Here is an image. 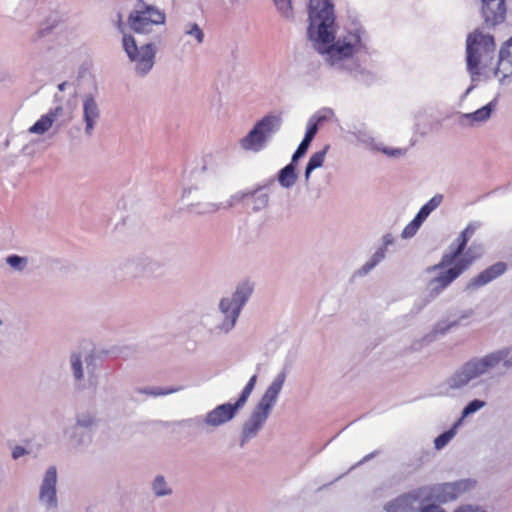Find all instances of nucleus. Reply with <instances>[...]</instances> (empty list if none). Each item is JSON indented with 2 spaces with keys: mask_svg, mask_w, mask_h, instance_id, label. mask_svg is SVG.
<instances>
[{
  "mask_svg": "<svg viewBox=\"0 0 512 512\" xmlns=\"http://www.w3.org/2000/svg\"><path fill=\"white\" fill-rule=\"evenodd\" d=\"M309 38L320 54H327L331 63L351 57L362 45L359 31L349 32L343 40H335L333 5L328 0L309 1Z\"/></svg>",
  "mask_w": 512,
  "mask_h": 512,
  "instance_id": "obj_1",
  "label": "nucleus"
},
{
  "mask_svg": "<svg viewBox=\"0 0 512 512\" xmlns=\"http://www.w3.org/2000/svg\"><path fill=\"white\" fill-rule=\"evenodd\" d=\"M467 69L473 82L490 79L501 80L512 76V40H507L500 48L497 66L492 68L496 48L494 37L475 30L467 37Z\"/></svg>",
  "mask_w": 512,
  "mask_h": 512,
  "instance_id": "obj_2",
  "label": "nucleus"
},
{
  "mask_svg": "<svg viewBox=\"0 0 512 512\" xmlns=\"http://www.w3.org/2000/svg\"><path fill=\"white\" fill-rule=\"evenodd\" d=\"M479 227L478 222L469 223L450 246V251L443 254L440 262L428 268V272L441 270L429 281L433 292L436 294L442 292L481 257L482 244L473 243L467 247Z\"/></svg>",
  "mask_w": 512,
  "mask_h": 512,
  "instance_id": "obj_3",
  "label": "nucleus"
},
{
  "mask_svg": "<svg viewBox=\"0 0 512 512\" xmlns=\"http://www.w3.org/2000/svg\"><path fill=\"white\" fill-rule=\"evenodd\" d=\"M500 362H503L506 367L512 366V353L510 350H499L481 359L468 361L451 377L449 385L453 389H459L471 380L486 373L489 369L496 367Z\"/></svg>",
  "mask_w": 512,
  "mask_h": 512,
  "instance_id": "obj_4",
  "label": "nucleus"
},
{
  "mask_svg": "<svg viewBox=\"0 0 512 512\" xmlns=\"http://www.w3.org/2000/svg\"><path fill=\"white\" fill-rule=\"evenodd\" d=\"M166 15L159 8L137 0L135 10L128 16V24L136 33H149L153 26L165 23Z\"/></svg>",
  "mask_w": 512,
  "mask_h": 512,
  "instance_id": "obj_5",
  "label": "nucleus"
},
{
  "mask_svg": "<svg viewBox=\"0 0 512 512\" xmlns=\"http://www.w3.org/2000/svg\"><path fill=\"white\" fill-rule=\"evenodd\" d=\"M256 382L257 376L253 375L242 390L238 400L234 404L225 403L214 408L208 413L206 422L212 426H219L231 420L235 416L237 410L245 405L256 385Z\"/></svg>",
  "mask_w": 512,
  "mask_h": 512,
  "instance_id": "obj_6",
  "label": "nucleus"
},
{
  "mask_svg": "<svg viewBox=\"0 0 512 512\" xmlns=\"http://www.w3.org/2000/svg\"><path fill=\"white\" fill-rule=\"evenodd\" d=\"M280 125V118L276 116H265L258 121L253 129L241 139V147L245 150L260 151L267 138L275 132Z\"/></svg>",
  "mask_w": 512,
  "mask_h": 512,
  "instance_id": "obj_7",
  "label": "nucleus"
},
{
  "mask_svg": "<svg viewBox=\"0 0 512 512\" xmlns=\"http://www.w3.org/2000/svg\"><path fill=\"white\" fill-rule=\"evenodd\" d=\"M123 47L129 58L136 62V70L140 74H146L154 64L155 51L151 44H146L138 49L136 41L131 35H124Z\"/></svg>",
  "mask_w": 512,
  "mask_h": 512,
  "instance_id": "obj_8",
  "label": "nucleus"
},
{
  "mask_svg": "<svg viewBox=\"0 0 512 512\" xmlns=\"http://www.w3.org/2000/svg\"><path fill=\"white\" fill-rule=\"evenodd\" d=\"M252 293V287L248 283L239 285L233 295V299L224 298L220 302L221 312L229 320L224 322L227 329L234 327L242 306Z\"/></svg>",
  "mask_w": 512,
  "mask_h": 512,
  "instance_id": "obj_9",
  "label": "nucleus"
},
{
  "mask_svg": "<svg viewBox=\"0 0 512 512\" xmlns=\"http://www.w3.org/2000/svg\"><path fill=\"white\" fill-rule=\"evenodd\" d=\"M285 378L286 376L284 372L278 374L262 396L257 409L253 414V420L256 425L255 429H257L268 417L269 411L276 402V399L283 387Z\"/></svg>",
  "mask_w": 512,
  "mask_h": 512,
  "instance_id": "obj_10",
  "label": "nucleus"
},
{
  "mask_svg": "<svg viewBox=\"0 0 512 512\" xmlns=\"http://www.w3.org/2000/svg\"><path fill=\"white\" fill-rule=\"evenodd\" d=\"M474 482L470 480H460L454 483H444L434 489L433 495L439 502L453 501L460 497L464 492L472 488Z\"/></svg>",
  "mask_w": 512,
  "mask_h": 512,
  "instance_id": "obj_11",
  "label": "nucleus"
},
{
  "mask_svg": "<svg viewBox=\"0 0 512 512\" xmlns=\"http://www.w3.org/2000/svg\"><path fill=\"white\" fill-rule=\"evenodd\" d=\"M482 7L481 13L484 22L494 27L504 22L506 18V3L505 0H481Z\"/></svg>",
  "mask_w": 512,
  "mask_h": 512,
  "instance_id": "obj_12",
  "label": "nucleus"
},
{
  "mask_svg": "<svg viewBox=\"0 0 512 512\" xmlns=\"http://www.w3.org/2000/svg\"><path fill=\"white\" fill-rule=\"evenodd\" d=\"M56 483L57 472L54 466L50 467L45 474L43 483L40 489V500L49 507H55L57 504L56 499Z\"/></svg>",
  "mask_w": 512,
  "mask_h": 512,
  "instance_id": "obj_13",
  "label": "nucleus"
},
{
  "mask_svg": "<svg viewBox=\"0 0 512 512\" xmlns=\"http://www.w3.org/2000/svg\"><path fill=\"white\" fill-rule=\"evenodd\" d=\"M506 271V264L503 262H498L490 267L486 268L484 271L480 272L477 276L471 279L468 284V288H478L486 285L492 280L496 279L500 275H502Z\"/></svg>",
  "mask_w": 512,
  "mask_h": 512,
  "instance_id": "obj_14",
  "label": "nucleus"
},
{
  "mask_svg": "<svg viewBox=\"0 0 512 512\" xmlns=\"http://www.w3.org/2000/svg\"><path fill=\"white\" fill-rule=\"evenodd\" d=\"M506 271V264L503 262H498L490 267L486 268L484 271L480 272L477 276L471 279L468 284V288H478L486 285L492 280L496 279L500 275H502Z\"/></svg>",
  "mask_w": 512,
  "mask_h": 512,
  "instance_id": "obj_15",
  "label": "nucleus"
},
{
  "mask_svg": "<svg viewBox=\"0 0 512 512\" xmlns=\"http://www.w3.org/2000/svg\"><path fill=\"white\" fill-rule=\"evenodd\" d=\"M63 108L58 106L52 110H50L47 114L42 115L36 123L29 128V132L34 134H43L48 131L56 118L62 113Z\"/></svg>",
  "mask_w": 512,
  "mask_h": 512,
  "instance_id": "obj_16",
  "label": "nucleus"
},
{
  "mask_svg": "<svg viewBox=\"0 0 512 512\" xmlns=\"http://www.w3.org/2000/svg\"><path fill=\"white\" fill-rule=\"evenodd\" d=\"M84 120L86 122V132L91 133L94 123L99 117V109L97 103L92 96H87L83 103Z\"/></svg>",
  "mask_w": 512,
  "mask_h": 512,
  "instance_id": "obj_17",
  "label": "nucleus"
},
{
  "mask_svg": "<svg viewBox=\"0 0 512 512\" xmlns=\"http://www.w3.org/2000/svg\"><path fill=\"white\" fill-rule=\"evenodd\" d=\"M495 106L494 101L488 103L487 105L481 107L473 113L466 114L465 117L469 120L470 123L473 122H484L488 120L491 116V112Z\"/></svg>",
  "mask_w": 512,
  "mask_h": 512,
  "instance_id": "obj_18",
  "label": "nucleus"
},
{
  "mask_svg": "<svg viewBox=\"0 0 512 512\" xmlns=\"http://www.w3.org/2000/svg\"><path fill=\"white\" fill-rule=\"evenodd\" d=\"M442 200L443 196L439 194L432 197L425 205L421 207L417 213L418 218H421L424 221L428 215L441 204Z\"/></svg>",
  "mask_w": 512,
  "mask_h": 512,
  "instance_id": "obj_19",
  "label": "nucleus"
},
{
  "mask_svg": "<svg viewBox=\"0 0 512 512\" xmlns=\"http://www.w3.org/2000/svg\"><path fill=\"white\" fill-rule=\"evenodd\" d=\"M296 174L293 164L284 167L279 174V182L284 187H290L295 183Z\"/></svg>",
  "mask_w": 512,
  "mask_h": 512,
  "instance_id": "obj_20",
  "label": "nucleus"
},
{
  "mask_svg": "<svg viewBox=\"0 0 512 512\" xmlns=\"http://www.w3.org/2000/svg\"><path fill=\"white\" fill-rule=\"evenodd\" d=\"M325 155H326V149H324L322 151H318L310 157L308 164L306 166V171H305L306 178L309 177L310 173L313 170H315L316 168H319L323 165Z\"/></svg>",
  "mask_w": 512,
  "mask_h": 512,
  "instance_id": "obj_21",
  "label": "nucleus"
},
{
  "mask_svg": "<svg viewBox=\"0 0 512 512\" xmlns=\"http://www.w3.org/2000/svg\"><path fill=\"white\" fill-rule=\"evenodd\" d=\"M409 498L406 496L399 497L392 502H389L385 509L387 512H405L408 505Z\"/></svg>",
  "mask_w": 512,
  "mask_h": 512,
  "instance_id": "obj_22",
  "label": "nucleus"
},
{
  "mask_svg": "<svg viewBox=\"0 0 512 512\" xmlns=\"http://www.w3.org/2000/svg\"><path fill=\"white\" fill-rule=\"evenodd\" d=\"M423 220L421 218H418L416 215L415 218L403 229L402 231V237L403 238H410L414 236L421 226Z\"/></svg>",
  "mask_w": 512,
  "mask_h": 512,
  "instance_id": "obj_23",
  "label": "nucleus"
},
{
  "mask_svg": "<svg viewBox=\"0 0 512 512\" xmlns=\"http://www.w3.org/2000/svg\"><path fill=\"white\" fill-rule=\"evenodd\" d=\"M454 435V428H451L450 430L445 431L444 433L439 435L434 441L435 448L439 450L445 447L448 444V442L454 437Z\"/></svg>",
  "mask_w": 512,
  "mask_h": 512,
  "instance_id": "obj_24",
  "label": "nucleus"
},
{
  "mask_svg": "<svg viewBox=\"0 0 512 512\" xmlns=\"http://www.w3.org/2000/svg\"><path fill=\"white\" fill-rule=\"evenodd\" d=\"M153 489L157 496H163L170 493V490L166 489V483L162 476L156 477L153 483Z\"/></svg>",
  "mask_w": 512,
  "mask_h": 512,
  "instance_id": "obj_25",
  "label": "nucleus"
},
{
  "mask_svg": "<svg viewBox=\"0 0 512 512\" xmlns=\"http://www.w3.org/2000/svg\"><path fill=\"white\" fill-rule=\"evenodd\" d=\"M274 3L279 10V12L285 16L289 17L292 13V5L291 0H274Z\"/></svg>",
  "mask_w": 512,
  "mask_h": 512,
  "instance_id": "obj_26",
  "label": "nucleus"
},
{
  "mask_svg": "<svg viewBox=\"0 0 512 512\" xmlns=\"http://www.w3.org/2000/svg\"><path fill=\"white\" fill-rule=\"evenodd\" d=\"M71 364L75 378L80 380L83 377L82 362L80 355H72Z\"/></svg>",
  "mask_w": 512,
  "mask_h": 512,
  "instance_id": "obj_27",
  "label": "nucleus"
},
{
  "mask_svg": "<svg viewBox=\"0 0 512 512\" xmlns=\"http://www.w3.org/2000/svg\"><path fill=\"white\" fill-rule=\"evenodd\" d=\"M485 405V402L484 401H481V400H473L471 401L463 410L462 412V416L463 417H466L476 411H478L479 409H481L483 406Z\"/></svg>",
  "mask_w": 512,
  "mask_h": 512,
  "instance_id": "obj_28",
  "label": "nucleus"
},
{
  "mask_svg": "<svg viewBox=\"0 0 512 512\" xmlns=\"http://www.w3.org/2000/svg\"><path fill=\"white\" fill-rule=\"evenodd\" d=\"M310 143L311 142L309 140H306L303 138V140L299 144L297 150L295 151V153L292 156L293 162L297 161L300 157H302L306 153V151L308 150V148L310 146Z\"/></svg>",
  "mask_w": 512,
  "mask_h": 512,
  "instance_id": "obj_29",
  "label": "nucleus"
},
{
  "mask_svg": "<svg viewBox=\"0 0 512 512\" xmlns=\"http://www.w3.org/2000/svg\"><path fill=\"white\" fill-rule=\"evenodd\" d=\"M186 33L194 36L198 43L203 41L204 34L197 24H191L190 28L186 30Z\"/></svg>",
  "mask_w": 512,
  "mask_h": 512,
  "instance_id": "obj_30",
  "label": "nucleus"
},
{
  "mask_svg": "<svg viewBox=\"0 0 512 512\" xmlns=\"http://www.w3.org/2000/svg\"><path fill=\"white\" fill-rule=\"evenodd\" d=\"M178 390H179L178 388H170V389L155 388V389H151V390H146L145 392L147 394H150V395H153V396H161V395H167V394H170V393H174V392H176Z\"/></svg>",
  "mask_w": 512,
  "mask_h": 512,
  "instance_id": "obj_31",
  "label": "nucleus"
},
{
  "mask_svg": "<svg viewBox=\"0 0 512 512\" xmlns=\"http://www.w3.org/2000/svg\"><path fill=\"white\" fill-rule=\"evenodd\" d=\"M318 131V125L317 123H310L307 127V131L305 133L304 139L309 140L310 142L315 137L316 133Z\"/></svg>",
  "mask_w": 512,
  "mask_h": 512,
  "instance_id": "obj_32",
  "label": "nucleus"
},
{
  "mask_svg": "<svg viewBox=\"0 0 512 512\" xmlns=\"http://www.w3.org/2000/svg\"><path fill=\"white\" fill-rule=\"evenodd\" d=\"M383 257H384L383 253H376L373 256V259L369 263H366L363 266L364 272H368L370 269H372L377 264V262H379L381 260V258H383Z\"/></svg>",
  "mask_w": 512,
  "mask_h": 512,
  "instance_id": "obj_33",
  "label": "nucleus"
},
{
  "mask_svg": "<svg viewBox=\"0 0 512 512\" xmlns=\"http://www.w3.org/2000/svg\"><path fill=\"white\" fill-rule=\"evenodd\" d=\"M23 261L24 259L17 255H12L7 258L8 264L14 268H20Z\"/></svg>",
  "mask_w": 512,
  "mask_h": 512,
  "instance_id": "obj_34",
  "label": "nucleus"
},
{
  "mask_svg": "<svg viewBox=\"0 0 512 512\" xmlns=\"http://www.w3.org/2000/svg\"><path fill=\"white\" fill-rule=\"evenodd\" d=\"M454 512H486V511L484 509L480 508V507H477V506L474 507V506H471V505H466V506L459 507Z\"/></svg>",
  "mask_w": 512,
  "mask_h": 512,
  "instance_id": "obj_35",
  "label": "nucleus"
},
{
  "mask_svg": "<svg viewBox=\"0 0 512 512\" xmlns=\"http://www.w3.org/2000/svg\"><path fill=\"white\" fill-rule=\"evenodd\" d=\"M26 453V450L21 446H16L13 449L12 456L14 459H18L19 457L23 456Z\"/></svg>",
  "mask_w": 512,
  "mask_h": 512,
  "instance_id": "obj_36",
  "label": "nucleus"
},
{
  "mask_svg": "<svg viewBox=\"0 0 512 512\" xmlns=\"http://www.w3.org/2000/svg\"><path fill=\"white\" fill-rule=\"evenodd\" d=\"M421 512H445L443 509H441L437 505H428L421 509Z\"/></svg>",
  "mask_w": 512,
  "mask_h": 512,
  "instance_id": "obj_37",
  "label": "nucleus"
},
{
  "mask_svg": "<svg viewBox=\"0 0 512 512\" xmlns=\"http://www.w3.org/2000/svg\"><path fill=\"white\" fill-rule=\"evenodd\" d=\"M384 153L389 156H399V155L403 154L402 150H400V149H394V150L384 149Z\"/></svg>",
  "mask_w": 512,
  "mask_h": 512,
  "instance_id": "obj_38",
  "label": "nucleus"
},
{
  "mask_svg": "<svg viewBox=\"0 0 512 512\" xmlns=\"http://www.w3.org/2000/svg\"><path fill=\"white\" fill-rule=\"evenodd\" d=\"M59 89L63 90L64 89V84L59 85Z\"/></svg>",
  "mask_w": 512,
  "mask_h": 512,
  "instance_id": "obj_39",
  "label": "nucleus"
},
{
  "mask_svg": "<svg viewBox=\"0 0 512 512\" xmlns=\"http://www.w3.org/2000/svg\"><path fill=\"white\" fill-rule=\"evenodd\" d=\"M508 40H512V37H511V38H509Z\"/></svg>",
  "mask_w": 512,
  "mask_h": 512,
  "instance_id": "obj_40",
  "label": "nucleus"
}]
</instances>
